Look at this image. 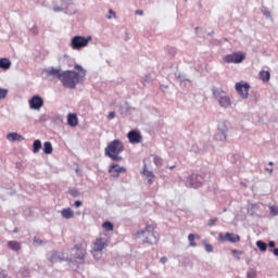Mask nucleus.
<instances>
[{"label":"nucleus","mask_w":278,"mask_h":278,"mask_svg":"<svg viewBox=\"0 0 278 278\" xmlns=\"http://www.w3.org/2000/svg\"><path fill=\"white\" fill-rule=\"evenodd\" d=\"M75 71H63L61 76V84L64 88L70 90H75L78 84H84V78L86 77V70L79 64L74 65Z\"/></svg>","instance_id":"obj_1"},{"label":"nucleus","mask_w":278,"mask_h":278,"mask_svg":"<svg viewBox=\"0 0 278 278\" xmlns=\"http://www.w3.org/2000/svg\"><path fill=\"white\" fill-rule=\"evenodd\" d=\"M123 151H125V146L123 144V141H121V139H115L111 141L104 149V154L113 162H122L123 156H121V153H123Z\"/></svg>","instance_id":"obj_2"},{"label":"nucleus","mask_w":278,"mask_h":278,"mask_svg":"<svg viewBox=\"0 0 278 278\" xmlns=\"http://www.w3.org/2000/svg\"><path fill=\"white\" fill-rule=\"evenodd\" d=\"M137 239H143L146 244H157V236L155 235V227L147 224L146 229L139 230L136 233Z\"/></svg>","instance_id":"obj_3"},{"label":"nucleus","mask_w":278,"mask_h":278,"mask_svg":"<svg viewBox=\"0 0 278 278\" xmlns=\"http://www.w3.org/2000/svg\"><path fill=\"white\" fill-rule=\"evenodd\" d=\"M212 94L224 110L231 108V98L220 88L212 87Z\"/></svg>","instance_id":"obj_4"},{"label":"nucleus","mask_w":278,"mask_h":278,"mask_svg":"<svg viewBox=\"0 0 278 278\" xmlns=\"http://www.w3.org/2000/svg\"><path fill=\"white\" fill-rule=\"evenodd\" d=\"M90 40H92V37L88 36V37H84V36H74L71 40L70 47L74 50V51H81V49H84V47H86L88 45V42H90Z\"/></svg>","instance_id":"obj_5"},{"label":"nucleus","mask_w":278,"mask_h":278,"mask_svg":"<svg viewBox=\"0 0 278 278\" xmlns=\"http://www.w3.org/2000/svg\"><path fill=\"white\" fill-rule=\"evenodd\" d=\"M205 184V178L199 174H191L187 177L185 186L187 188H201Z\"/></svg>","instance_id":"obj_6"},{"label":"nucleus","mask_w":278,"mask_h":278,"mask_svg":"<svg viewBox=\"0 0 278 278\" xmlns=\"http://www.w3.org/2000/svg\"><path fill=\"white\" fill-rule=\"evenodd\" d=\"M227 134H229V127L226 122H222L217 126V132L214 138L217 142H225V140H227Z\"/></svg>","instance_id":"obj_7"},{"label":"nucleus","mask_w":278,"mask_h":278,"mask_svg":"<svg viewBox=\"0 0 278 278\" xmlns=\"http://www.w3.org/2000/svg\"><path fill=\"white\" fill-rule=\"evenodd\" d=\"M235 89L237 90L241 99H249V90H251V85H249V83H237L235 85Z\"/></svg>","instance_id":"obj_8"},{"label":"nucleus","mask_w":278,"mask_h":278,"mask_svg":"<svg viewBox=\"0 0 278 278\" xmlns=\"http://www.w3.org/2000/svg\"><path fill=\"white\" fill-rule=\"evenodd\" d=\"M109 243L110 240L108 238V235H101L100 238H98L93 243V251L101 252L103 251V249H106Z\"/></svg>","instance_id":"obj_9"},{"label":"nucleus","mask_w":278,"mask_h":278,"mask_svg":"<svg viewBox=\"0 0 278 278\" xmlns=\"http://www.w3.org/2000/svg\"><path fill=\"white\" fill-rule=\"evenodd\" d=\"M244 61V54H240L238 52H233L231 54H227L224 56V62L226 64H240V62Z\"/></svg>","instance_id":"obj_10"},{"label":"nucleus","mask_w":278,"mask_h":278,"mask_svg":"<svg viewBox=\"0 0 278 278\" xmlns=\"http://www.w3.org/2000/svg\"><path fill=\"white\" fill-rule=\"evenodd\" d=\"M45 105V100L40 96H33L29 100L30 110H40Z\"/></svg>","instance_id":"obj_11"},{"label":"nucleus","mask_w":278,"mask_h":278,"mask_svg":"<svg viewBox=\"0 0 278 278\" xmlns=\"http://www.w3.org/2000/svg\"><path fill=\"white\" fill-rule=\"evenodd\" d=\"M219 240L223 242H231L232 244L236 242H240V237L233 232H226L224 236L223 232L219 233Z\"/></svg>","instance_id":"obj_12"},{"label":"nucleus","mask_w":278,"mask_h":278,"mask_svg":"<svg viewBox=\"0 0 278 278\" xmlns=\"http://www.w3.org/2000/svg\"><path fill=\"white\" fill-rule=\"evenodd\" d=\"M48 260L52 263V264H56V262H63L65 260V262H71L72 258H65L64 256H62V253L60 252H49L47 254Z\"/></svg>","instance_id":"obj_13"},{"label":"nucleus","mask_w":278,"mask_h":278,"mask_svg":"<svg viewBox=\"0 0 278 278\" xmlns=\"http://www.w3.org/2000/svg\"><path fill=\"white\" fill-rule=\"evenodd\" d=\"M127 138L131 144H138L142 142V135H140V131L138 130H130L127 134Z\"/></svg>","instance_id":"obj_14"},{"label":"nucleus","mask_w":278,"mask_h":278,"mask_svg":"<svg viewBox=\"0 0 278 278\" xmlns=\"http://www.w3.org/2000/svg\"><path fill=\"white\" fill-rule=\"evenodd\" d=\"M121 173H127V168L119 166L116 163H113L110 167H109V174L113 177H118L121 175Z\"/></svg>","instance_id":"obj_15"},{"label":"nucleus","mask_w":278,"mask_h":278,"mask_svg":"<svg viewBox=\"0 0 278 278\" xmlns=\"http://www.w3.org/2000/svg\"><path fill=\"white\" fill-rule=\"evenodd\" d=\"M72 253L73 257H71V260H84V257L86 256V250L84 249V247L76 244L74 247V249H72Z\"/></svg>","instance_id":"obj_16"},{"label":"nucleus","mask_w":278,"mask_h":278,"mask_svg":"<svg viewBox=\"0 0 278 278\" xmlns=\"http://www.w3.org/2000/svg\"><path fill=\"white\" fill-rule=\"evenodd\" d=\"M61 3L65 10V14H75V12H77V8L72 0H61Z\"/></svg>","instance_id":"obj_17"},{"label":"nucleus","mask_w":278,"mask_h":278,"mask_svg":"<svg viewBox=\"0 0 278 278\" xmlns=\"http://www.w3.org/2000/svg\"><path fill=\"white\" fill-rule=\"evenodd\" d=\"M48 77H56L60 81L62 80V70L55 67H48L43 71Z\"/></svg>","instance_id":"obj_18"},{"label":"nucleus","mask_w":278,"mask_h":278,"mask_svg":"<svg viewBox=\"0 0 278 278\" xmlns=\"http://www.w3.org/2000/svg\"><path fill=\"white\" fill-rule=\"evenodd\" d=\"M67 125H70V127H77V125H79V119L75 113L67 115Z\"/></svg>","instance_id":"obj_19"},{"label":"nucleus","mask_w":278,"mask_h":278,"mask_svg":"<svg viewBox=\"0 0 278 278\" xmlns=\"http://www.w3.org/2000/svg\"><path fill=\"white\" fill-rule=\"evenodd\" d=\"M11 66H12V61H10V59L8 58L0 59V68L2 71H10Z\"/></svg>","instance_id":"obj_20"},{"label":"nucleus","mask_w":278,"mask_h":278,"mask_svg":"<svg viewBox=\"0 0 278 278\" xmlns=\"http://www.w3.org/2000/svg\"><path fill=\"white\" fill-rule=\"evenodd\" d=\"M61 216L63 218H65L66 220H71V218H73V216H75V213H73V210H71V207H67V208H63L61 211Z\"/></svg>","instance_id":"obj_21"},{"label":"nucleus","mask_w":278,"mask_h":278,"mask_svg":"<svg viewBox=\"0 0 278 278\" xmlns=\"http://www.w3.org/2000/svg\"><path fill=\"white\" fill-rule=\"evenodd\" d=\"M8 140H12L13 142H21L23 140H25V138L21 135H18L17 132H10L8 136H7Z\"/></svg>","instance_id":"obj_22"},{"label":"nucleus","mask_w":278,"mask_h":278,"mask_svg":"<svg viewBox=\"0 0 278 278\" xmlns=\"http://www.w3.org/2000/svg\"><path fill=\"white\" fill-rule=\"evenodd\" d=\"M43 153H46V155H51V153H53V146L51 144V141H46L43 143Z\"/></svg>","instance_id":"obj_23"},{"label":"nucleus","mask_w":278,"mask_h":278,"mask_svg":"<svg viewBox=\"0 0 278 278\" xmlns=\"http://www.w3.org/2000/svg\"><path fill=\"white\" fill-rule=\"evenodd\" d=\"M260 80L261 81H270V72H268V71H261L260 72Z\"/></svg>","instance_id":"obj_24"},{"label":"nucleus","mask_w":278,"mask_h":278,"mask_svg":"<svg viewBox=\"0 0 278 278\" xmlns=\"http://www.w3.org/2000/svg\"><path fill=\"white\" fill-rule=\"evenodd\" d=\"M8 247L11 251H21V243L18 241H9Z\"/></svg>","instance_id":"obj_25"},{"label":"nucleus","mask_w":278,"mask_h":278,"mask_svg":"<svg viewBox=\"0 0 278 278\" xmlns=\"http://www.w3.org/2000/svg\"><path fill=\"white\" fill-rule=\"evenodd\" d=\"M42 149V142L40 139H36L33 143V153H38Z\"/></svg>","instance_id":"obj_26"},{"label":"nucleus","mask_w":278,"mask_h":278,"mask_svg":"<svg viewBox=\"0 0 278 278\" xmlns=\"http://www.w3.org/2000/svg\"><path fill=\"white\" fill-rule=\"evenodd\" d=\"M256 247L257 249H260V251H262L263 253L267 251L268 249V244H266V242L258 240L256 241Z\"/></svg>","instance_id":"obj_27"},{"label":"nucleus","mask_w":278,"mask_h":278,"mask_svg":"<svg viewBox=\"0 0 278 278\" xmlns=\"http://www.w3.org/2000/svg\"><path fill=\"white\" fill-rule=\"evenodd\" d=\"M33 242L35 244V247H42V244H47V242L42 239H40V237L35 236L33 239Z\"/></svg>","instance_id":"obj_28"},{"label":"nucleus","mask_w":278,"mask_h":278,"mask_svg":"<svg viewBox=\"0 0 278 278\" xmlns=\"http://www.w3.org/2000/svg\"><path fill=\"white\" fill-rule=\"evenodd\" d=\"M102 227L105 231H114V224H112V222H104Z\"/></svg>","instance_id":"obj_29"},{"label":"nucleus","mask_w":278,"mask_h":278,"mask_svg":"<svg viewBox=\"0 0 278 278\" xmlns=\"http://www.w3.org/2000/svg\"><path fill=\"white\" fill-rule=\"evenodd\" d=\"M191 153H194L195 155H203V152L201 149H199V146L192 144L190 149Z\"/></svg>","instance_id":"obj_30"},{"label":"nucleus","mask_w":278,"mask_h":278,"mask_svg":"<svg viewBox=\"0 0 278 278\" xmlns=\"http://www.w3.org/2000/svg\"><path fill=\"white\" fill-rule=\"evenodd\" d=\"M143 175H144L146 177L150 178V179H153V177H155V175L153 174V172L147 169V165H144Z\"/></svg>","instance_id":"obj_31"},{"label":"nucleus","mask_w":278,"mask_h":278,"mask_svg":"<svg viewBox=\"0 0 278 278\" xmlns=\"http://www.w3.org/2000/svg\"><path fill=\"white\" fill-rule=\"evenodd\" d=\"M177 79H179L181 84H185V86H187V87L190 86V79H188L181 75H178Z\"/></svg>","instance_id":"obj_32"},{"label":"nucleus","mask_w":278,"mask_h":278,"mask_svg":"<svg viewBox=\"0 0 278 278\" xmlns=\"http://www.w3.org/2000/svg\"><path fill=\"white\" fill-rule=\"evenodd\" d=\"M153 81V77H151V75H146L143 78H142V84L143 86H147V84H151Z\"/></svg>","instance_id":"obj_33"},{"label":"nucleus","mask_w":278,"mask_h":278,"mask_svg":"<svg viewBox=\"0 0 278 278\" xmlns=\"http://www.w3.org/2000/svg\"><path fill=\"white\" fill-rule=\"evenodd\" d=\"M153 162H154L155 166H162V164H163L164 161L162 160L161 156L154 155Z\"/></svg>","instance_id":"obj_34"},{"label":"nucleus","mask_w":278,"mask_h":278,"mask_svg":"<svg viewBox=\"0 0 278 278\" xmlns=\"http://www.w3.org/2000/svg\"><path fill=\"white\" fill-rule=\"evenodd\" d=\"M68 194H71V197L77 198L79 197V190L77 188H72L68 190Z\"/></svg>","instance_id":"obj_35"},{"label":"nucleus","mask_w":278,"mask_h":278,"mask_svg":"<svg viewBox=\"0 0 278 278\" xmlns=\"http://www.w3.org/2000/svg\"><path fill=\"white\" fill-rule=\"evenodd\" d=\"M188 240L190 242V247H197V242H194V235L190 233L188 236Z\"/></svg>","instance_id":"obj_36"},{"label":"nucleus","mask_w":278,"mask_h":278,"mask_svg":"<svg viewBox=\"0 0 278 278\" xmlns=\"http://www.w3.org/2000/svg\"><path fill=\"white\" fill-rule=\"evenodd\" d=\"M5 97H8V89L0 88V101L5 99Z\"/></svg>","instance_id":"obj_37"},{"label":"nucleus","mask_w":278,"mask_h":278,"mask_svg":"<svg viewBox=\"0 0 278 278\" xmlns=\"http://www.w3.org/2000/svg\"><path fill=\"white\" fill-rule=\"evenodd\" d=\"M204 249H205L206 253H213L214 252V247L210 243H206L204 245Z\"/></svg>","instance_id":"obj_38"},{"label":"nucleus","mask_w":278,"mask_h":278,"mask_svg":"<svg viewBox=\"0 0 278 278\" xmlns=\"http://www.w3.org/2000/svg\"><path fill=\"white\" fill-rule=\"evenodd\" d=\"M106 18L110 21L112 18H116V12H114L112 9L109 10V15Z\"/></svg>","instance_id":"obj_39"},{"label":"nucleus","mask_w":278,"mask_h":278,"mask_svg":"<svg viewBox=\"0 0 278 278\" xmlns=\"http://www.w3.org/2000/svg\"><path fill=\"white\" fill-rule=\"evenodd\" d=\"M65 9L64 7L61 4V7H58V4L53 5V12H64Z\"/></svg>","instance_id":"obj_40"},{"label":"nucleus","mask_w":278,"mask_h":278,"mask_svg":"<svg viewBox=\"0 0 278 278\" xmlns=\"http://www.w3.org/2000/svg\"><path fill=\"white\" fill-rule=\"evenodd\" d=\"M270 215L278 216V207L277 206H270Z\"/></svg>","instance_id":"obj_41"},{"label":"nucleus","mask_w":278,"mask_h":278,"mask_svg":"<svg viewBox=\"0 0 278 278\" xmlns=\"http://www.w3.org/2000/svg\"><path fill=\"white\" fill-rule=\"evenodd\" d=\"M262 13L264 14L265 18H271L270 11L268 9H263Z\"/></svg>","instance_id":"obj_42"},{"label":"nucleus","mask_w":278,"mask_h":278,"mask_svg":"<svg viewBox=\"0 0 278 278\" xmlns=\"http://www.w3.org/2000/svg\"><path fill=\"white\" fill-rule=\"evenodd\" d=\"M216 223H218V218H212L208 220V227H214V225H216Z\"/></svg>","instance_id":"obj_43"},{"label":"nucleus","mask_w":278,"mask_h":278,"mask_svg":"<svg viewBox=\"0 0 278 278\" xmlns=\"http://www.w3.org/2000/svg\"><path fill=\"white\" fill-rule=\"evenodd\" d=\"M114 118H116V113L115 112H110L109 113V121H112Z\"/></svg>","instance_id":"obj_44"},{"label":"nucleus","mask_w":278,"mask_h":278,"mask_svg":"<svg viewBox=\"0 0 278 278\" xmlns=\"http://www.w3.org/2000/svg\"><path fill=\"white\" fill-rule=\"evenodd\" d=\"M30 31L34 36L38 35V27L34 26L33 28H30Z\"/></svg>","instance_id":"obj_45"},{"label":"nucleus","mask_w":278,"mask_h":278,"mask_svg":"<svg viewBox=\"0 0 278 278\" xmlns=\"http://www.w3.org/2000/svg\"><path fill=\"white\" fill-rule=\"evenodd\" d=\"M161 264H166L168 262V258L166 256L161 257L160 260Z\"/></svg>","instance_id":"obj_46"},{"label":"nucleus","mask_w":278,"mask_h":278,"mask_svg":"<svg viewBox=\"0 0 278 278\" xmlns=\"http://www.w3.org/2000/svg\"><path fill=\"white\" fill-rule=\"evenodd\" d=\"M81 204L83 203L79 200L75 201V203H74L75 207H81Z\"/></svg>","instance_id":"obj_47"},{"label":"nucleus","mask_w":278,"mask_h":278,"mask_svg":"<svg viewBox=\"0 0 278 278\" xmlns=\"http://www.w3.org/2000/svg\"><path fill=\"white\" fill-rule=\"evenodd\" d=\"M271 252L274 253V255H275L276 257H278V248H274V249L271 250Z\"/></svg>","instance_id":"obj_48"},{"label":"nucleus","mask_w":278,"mask_h":278,"mask_svg":"<svg viewBox=\"0 0 278 278\" xmlns=\"http://www.w3.org/2000/svg\"><path fill=\"white\" fill-rule=\"evenodd\" d=\"M136 14L139 15V16H142L144 14V11L142 10H137L136 11Z\"/></svg>","instance_id":"obj_49"},{"label":"nucleus","mask_w":278,"mask_h":278,"mask_svg":"<svg viewBox=\"0 0 278 278\" xmlns=\"http://www.w3.org/2000/svg\"><path fill=\"white\" fill-rule=\"evenodd\" d=\"M268 247H269L270 249H275V241H269V242H268Z\"/></svg>","instance_id":"obj_50"},{"label":"nucleus","mask_w":278,"mask_h":278,"mask_svg":"<svg viewBox=\"0 0 278 278\" xmlns=\"http://www.w3.org/2000/svg\"><path fill=\"white\" fill-rule=\"evenodd\" d=\"M0 278H5V271L4 270H0Z\"/></svg>","instance_id":"obj_51"},{"label":"nucleus","mask_w":278,"mask_h":278,"mask_svg":"<svg viewBox=\"0 0 278 278\" xmlns=\"http://www.w3.org/2000/svg\"><path fill=\"white\" fill-rule=\"evenodd\" d=\"M265 170L267 172V173H269L270 175H273V168H265Z\"/></svg>","instance_id":"obj_52"},{"label":"nucleus","mask_w":278,"mask_h":278,"mask_svg":"<svg viewBox=\"0 0 278 278\" xmlns=\"http://www.w3.org/2000/svg\"><path fill=\"white\" fill-rule=\"evenodd\" d=\"M238 253H240V251H238V250H232V254H233V255H238Z\"/></svg>","instance_id":"obj_53"},{"label":"nucleus","mask_w":278,"mask_h":278,"mask_svg":"<svg viewBox=\"0 0 278 278\" xmlns=\"http://www.w3.org/2000/svg\"><path fill=\"white\" fill-rule=\"evenodd\" d=\"M152 179H153V178H149V179H148V184H150V185L153 184V180H152Z\"/></svg>","instance_id":"obj_54"},{"label":"nucleus","mask_w":278,"mask_h":278,"mask_svg":"<svg viewBox=\"0 0 278 278\" xmlns=\"http://www.w3.org/2000/svg\"><path fill=\"white\" fill-rule=\"evenodd\" d=\"M268 165H269V166H274L275 163H274L273 161H270V162L268 163Z\"/></svg>","instance_id":"obj_55"},{"label":"nucleus","mask_w":278,"mask_h":278,"mask_svg":"<svg viewBox=\"0 0 278 278\" xmlns=\"http://www.w3.org/2000/svg\"><path fill=\"white\" fill-rule=\"evenodd\" d=\"M167 168H169V170H173V168H175V165L174 166H167Z\"/></svg>","instance_id":"obj_56"},{"label":"nucleus","mask_w":278,"mask_h":278,"mask_svg":"<svg viewBox=\"0 0 278 278\" xmlns=\"http://www.w3.org/2000/svg\"><path fill=\"white\" fill-rule=\"evenodd\" d=\"M248 277H251L250 274H248Z\"/></svg>","instance_id":"obj_57"}]
</instances>
